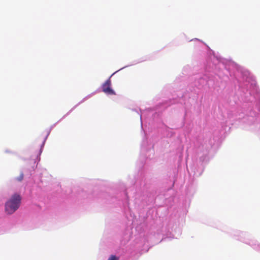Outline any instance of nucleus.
<instances>
[{"label": "nucleus", "mask_w": 260, "mask_h": 260, "mask_svg": "<svg viewBox=\"0 0 260 260\" xmlns=\"http://www.w3.org/2000/svg\"><path fill=\"white\" fill-rule=\"evenodd\" d=\"M21 198L20 194L15 193L5 204V211L8 214L14 213L19 207Z\"/></svg>", "instance_id": "obj_1"}, {"label": "nucleus", "mask_w": 260, "mask_h": 260, "mask_svg": "<svg viewBox=\"0 0 260 260\" xmlns=\"http://www.w3.org/2000/svg\"><path fill=\"white\" fill-rule=\"evenodd\" d=\"M111 81L109 78L102 85L103 91L107 94L115 95V91L111 88Z\"/></svg>", "instance_id": "obj_2"}, {"label": "nucleus", "mask_w": 260, "mask_h": 260, "mask_svg": "<svg viewBox=\"0 0 260 260\" xmlns=\"http://www.w3.org/2000/svg\"><path fill=\"white\" fill-rule=\"evenodd\" d=\"M23 179V174L21 173L19 177L16 178V180L18 181H21Z\"/></svg>", "instance_id": "obj_3"}, {"label": "nucleus", "mask_w": 260, "mask_h": 260, "mask_svg": "<svg viewBox=\"0 0 260 260\" xmlns=\"http://www.w3.org/2000/svg\"><path fill=\"white\" fill-rule=\"evenodd\" d=\"M118 258L115 255H111L108 260H118Z\"/></svg>", "instance_id": "obj_4"}]
</instances>
